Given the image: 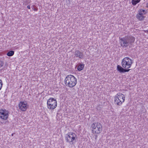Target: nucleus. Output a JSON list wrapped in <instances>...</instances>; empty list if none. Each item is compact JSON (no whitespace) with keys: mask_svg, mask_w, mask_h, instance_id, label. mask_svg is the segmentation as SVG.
I'll use <instances>...</instances> for the list:
<instances>
[{"mask_svg":"<svg viewBox=\"0 0 148 148\" xmlns=\"http://www.w3.org/2000/svg\"><path fill=\"white\" fill-rule=\"evenodd\" d=\"M121 46L123 48L128 47L130 45H132L135 41V38L132 36H126L120 38Z\"/></svg>","mask_w":148,"mask_h":148,"instance_id":"1","label":"nucleus"},{"mask_svg":"<svg viewBox=\"0 0 148 148\" xmlns=\"http://www.w3.org/2000/svg\"><path fill=\"white\" fill-rule=\"evenodd\" d=\"M90 127L92 133L95 136L96 139L97 135L100 134L103 130L102 125L98 122H95L91 124Z\"/></svg>","mask_w":148,"mask_h":148,"instance_id":"2","label":"nucleus"},{"mask_svg":"<svg viewBox=\"0 0 148 148\" xmlns=\"http://www.w3.org/2000/svg\"><path fill=\"white\" fill-rule=\"evenodd\" d=\"M77 82L76 78L72 75H67L64 79L65 84L70 88H72L75 87L76 85Z\"/></svg>","mask_w":148,"mask_h":148,"instance_id":"3","label":"nucleus"},{"mask_svg":"<svg viewBox=\"0 0 148 148\" xmlns=\"http://www.w3.org/2000/svg\"><path fill=\"white\" fill-rule=\"evenodd\" d=\"M77 139V136L75 133L73 132H68L65 137L66 142L70 144L75 143Z\"/></svg>","mask_w":148,"mask_h":148,"instance_id":"4","label":"nucleus"},{"mask_svg":"<svg viewBox=\"0 0 148 148\" xmlns=\"http://www.w3.org/2000/svg\"><path fill=\"white\" fill-rule=\"evenodd\" d=\"M125 96L123 94L119 92L114 97V102L115 104L121 106L125 102Z\"/></svg>","mask_w":148,"mask_h":148,"instance_id":"5","label":"nucleus"},{"mask_svg":"<svg viewBox=\"0 0 148 148\" xmlns=\"http://www.w3.org/2000/svg\"><path fill=\"white\" fill-rule=\"evenodd\" d=\"M47 104L48 109L53 110L57 107V101L54 98L50 97L47 100Z\"/></svg>","mask_w":148,"mask_h":148,"instance_id":"6","label":"nucleus"},{"mask_svg":"<svg viewBox=\"0 0 148 148\" xmlns=\"http://www.w3.org/2000/svg\"><path fill=\"white\" fill-rule=\"evenodd\" d=\"M133 63V61L128 57L123 58L121 62V65L124 69H129Z\"/></svg>","mask_w":148,"mask_h":148,"instance_id":"7","label":"nucleus"},{"mask_svg":"<svg viewBox=\"0 0 148 148\" xmlns=\"http://www.w3.org/2000/svg\"><path fill=\"white\" fill-rule=\"evenodd\" d=\"M9 112L5 110L0 109V118L3 120H6L9 116Z\"/></svg>","mask_w":148,"mask_h":148,"instance_id":"8","label":"nucleus"},{"mask_svg":"<svg viewBox=\"0 0 148 148\" xmlns=\"http://www.w3.org/2000/svg\"><path fill=\"white\" fill-rule=\"evenodd\" d=\"M19 109L23 112L25 111L28 107V105L26 101H21L18 105Z\"/></svg>","mask_w":148,"mask_h":148,"instance_id":"9","label":"nucleus"},{"mask_svg":"<svg viewBox=\"0 0 148 148\" xmlns=\"http://www.w3.org/2000/svg\"><path fill=\"white\" fill-rule=\"evenodd\" d=\"M117 70L120 73L128 72L130 70V69H124L122 66L121 67L119 65H117Z\"/></svg>","mask_w":148,"mask_h":148,"instance_id":"10","label":"nucleus"},{"mask_svg":"<svg viewBox=\"0 0 148 148\" xmlns=\"http://www.w3.org/2000/svg\"><path fill=\"white\" fill-rule=\"evenodd\" d=\"M75 55L76 57L79 58H82L84 56L83 53L78 50L75 51Z\"/></svg>","mask_w":148,"mask_h":148,"instance_id":"11","label":"nucleus"},{"mask_svg":"<svg viewBox=\"0 0 148 148\" xmlns=\"http://www.w3.org/2000/svg\"><path fill=\"white\" fill-rule=\"evenodd\" d=\"M147 13V11L145 10L140 9L138 10V14L142 16H144Z\"/></svg>","mask_w":148,"mask_h":148,"instance_id":"12","label":"nucleus"},{"mask_svg":"<svg viewBox=\"0 0 148 148\" xmlns=\"http://www.w3.org/2000/svg\"><path fill=\"white\" fill-rule=\"evenodd\" d=\"M136 17L138 20L141 21L143 20L144 19L145 16L137 14L136 15Z\"/></svg>","mask_w":148,"mask_h":148,"instance_id":"13","label":"nucleus"},{"mask_svg":"<svg viewBox=\"0 0 148 148\" xmlns=\"http://www.w3.org/2000/svg\"><path fill=\"white\" fill-rule=\"evenodd\" d=\"M84 64H80L78 65L77 69L79 71H81L84 69Z\"/></svg>","mask_w":148,"mask_h":148,"instance_id":"14","label":"nucleus"},{"mask_svg":"<svg viewBox=\"0 0 148 148\" xmlns=\"http://www.w3.org/2000/svg\"><path fill=\"white\" fill-rule=\"evenodd\" d=\"M14 54V51H9L7 54V56L10 57L13 56Z\"/></svg>","mask_w":148,"mask_h":148,"instance_id":"15","label":"nucleus"},{"mask_svg":"<svg viewBox=\"0 0 148 148\" xmlns=\"http://www.w3.org/2000/svg\"><path fill=\"white\" fill-rule=\"evenodd\" d=\"M4 64L5 63L4 61L0 59V68L3 67Z\"/></svg>","mask_w":148,"mask_h":148,"instance_id":"16","label":"nucleus"},{"mask_svg":"<svg viewBox=\"0 0 148 148\" xmlns=\"http://www.w3.org/2000/svg\"><path fill=\"white\" fill-rule=\"evenodd\" d=\"M131 3L132 4L134 5H136L137 3L136 1L135 0H132Z\"/></svg>","mask_w":148,"mask_h":148,"instance_id":"17","label":"nucleus"},{"mask_svg":"<svg viewBox=\"0 0 148 148\" xmlns=\"http://www.w3.org/2000/svg\"><path fill=\"white\" fill-rule=\"evenodd\" d=\"M35 5H33L32 6V7L34 11H36L38 10V9L35 8Z\"/></svg>","mask_w":148,"mask_h":148,"instance_id":"18","label":"nucleus"},{"mask_svg":"<svg viewBox=\"0 0 148 148\" xmlns=\"http://www.w3.org/2000/svg\"><path fill=\"white\" fill-rule=\"evenodd\" d=\"M3 84L2 81L0 79V90L2 88Z\"/></svg>","mask_w":148,"mask_h":148,"instance_id":"19","label":"nucleus"},{"mask_svg":"<svg viewBox=\"0 0 148 148\" xmlns=\"http://www.w3.org/2000/svg\"><path fill=\"white\" fill-rule=\"evenodd\" d=\"M27 7L29 9H30V6L29 5H28L27 6Z\"/></svg>","mask_w":148,"mask_h":148,"instance_id":"20","label":"nucleus"},{"mask_svg":"<svg viewBox=\"0 0 148 148\" xmlns=\"http://www.w3.org/2000/svg\"><path fill=\"white\" fill-rule=\"evenodd\" d=\"M136 1H137V3H138L140 1V0H136Z\"/></svg>","mask_w":148,"mask_h":148,"instance_id":"21","label":"nucleus"},{"mask_svg":"<svg viewBox=\"0 0 148 148\" xmlns=\"http://www.w3.org/2000/svg\"><path fill=\"white\" fill-rule=\"evenodd\" d=\"M146 7L148 8V3L146 4Z\"/></svg>","mask_w":148,"mask_h":148,"instance_id":"22","label":"nucleus"},{"mask_svg":"<svg viewBox=\"0 0 148 148\" xmlns=\"http://www.w3.org/2000/svg\"><path fill=\"white\" fill-rule=\"evenodd\" d=\"M145 32H146V33H147L148 32V30H147V31H144Z\"/></svg>","mask_w":148,"mask_h":148,"instance_id":"23","label":"nucleus"}]
</instances>
